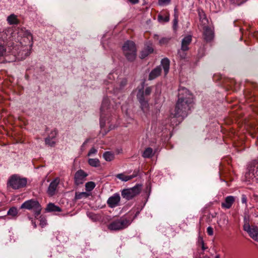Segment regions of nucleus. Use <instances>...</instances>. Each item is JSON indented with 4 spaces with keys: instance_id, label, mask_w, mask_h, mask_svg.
<instances>
[{
    "instance_id": "obj_1",
    "label": "nucleus",
    "mask_w": 258,
    "mask_h": 258,
    "mask_svg": "<svg viewBox=\"0 0 258 258\" xmlns=\"http://www.w3.org/2000/svg\"><path fill=\"white\" fill-rule=\"evenodd\" d=\"M194 104L193 94L186 88L180 87L178 89V100L171 115L173 117L183 118L188 115Z\"/></svg>"
},
{
    "instance_id": "obj_2",
    "label": "nucleus",
    "mask_w": 258,
    "mask_h": 258,
    "mask_svg": "<svg viewBox=\"0 0 258 258\" xmlns=\"http://www.w3.org/2000/svg\"><path fill=\"white\" fill-rule=\"evenodd\" d=\"M17 60H22L29 56L33 45L31 34L24 28H17Z\"/></svg>"
},
{
    "instance_id": "obj_3",
    "label": "nucleus",
    "mask_w": 258,
    "mask_h": 258,
    "mask_svg": "<svg viewBox=\"0 0 258 258\" xmlns=\"http://www.w3.org/2000/svg\"><path fill=\"white\" fill-rule=\"evenodd\" d=\"M123 54L130 61H134L137 56V48L135 43L132 41H126L122 47Z\"/></svg>"
},
{
    "instance_id": "obj_4",
    "label": "nucleus",
    "mask_w": 258,
    "mask_h": 258,
    "mask_svg": "<svg viewBox=\"0 0 258 258\" xmlns=\"http://www.w3.org/2000/svg\"><path fill=\"white\" fill-rule=\"evenodd\" d=\"M161 67L163 69L164 75L166 76L168 73L170 67V61L168 58L162 59L161 61V66L157 67L151 72L149 76L150 80H154L161 75Z\"/></svg>"
},
{
    "instance_id": "obj_5",
    "label": "nucleus",
    "mask_w": 258,
    "mask_h": 258,
    "mask_svg": "<svg viewBox=\"0 0 258 258\" xmlns=\"http://www.w3.org/2000/svg\"><path fill=\"white\" fill-rule=\"evenodd\" d=\"M131 219L126 216L113 221L108 225V229L112 230H119L128 227L131 223Z\"/></svg>"
},
{
    "instance_id": "obj_6",
    "label": "nucleus",
    "mask_w": 258,
    "mask_h": 258,
    "mask_svg": "<svg viewBox=\"0 0 258 258\" xmlns=\"http://www.w3.org/2000/svg\"><path fill=\"white\" fill-rule=\"evenodd\" d=\"M21 209L33 210L35 217L40 215L42 209L39 202L33 199L25 202L21 205Z\"/></svg>"
},
{
    "instance_id": "obj_7",
    "label": "nucleus",
    "mask_w": 258,
    "mask_h": 258,
    "mask_svg": "<svg viewBox=\"0 0 258 258\" xmlns=\"http://www.w3.org/2000/svg\"><path fill=\"white\" fill-rule=\"evenodd\" d=\"M142 189V185L140 184L136 185L131 188L124 189L121 191V196L123 198L127 200H130L139 195Z\"/></svg>"
},
{
    "instance_id": "obj_8",
    "label": "nucleus",
    "mask_w": 258,
    "mask_h": 258,
    "mask_svg": "<svg viewBox=\"0 0 258 258\" xmlns=\"http://www.w3.org/2000/svg\"><path fill=\"white\" fill-rule=\"evenodd\" d=\"M247 170L245 175L247 180L249 181L254 177H258V160H254L250 162L248 166Z\"/></svg>"
},
{
    "instance_id": "obj_9",
    "label": "nucleus",
    "mask_w": 258,
    "mask_h": 258,
    "mask_svg": "<svg viewBox=\"0 0 258 258\" xmlns=\"http://www.w3.org/2000/svg\"><path fill=\"white\" fill-rule=\"evenodd\" d=\"M243 230L246 231L249 236L254 240L258 242V227L251 225L246 221L243 225Z\"/></svg>"
},
{
    "instance_id": "obj_10",
    "label": "nucleus",
    "mask_w": 258,
    "mask_h": 258,
    "mask_svg": "<svg viewBox=\"0 0 258 258\" xmlns=\"http://www.w3.org/2000/svg\"><path fill=\"white\" fill-rule=\"evenodd\" d=\"M60 182V178L56 177L49 184L47 194L49 197H52L56 194L57 187Z\"/></svg>"
},
{
    "instance_id": "obj_11",
    "label": "nucleus",
    "mask_w": 258,
    "mask_h": 258,
    "mask_svg": "<svg viewBox=\"0 0 258 258\" xmlns=\"http://www.w3.org/2000/svg\"><path fill=\"white\" fill-rule=\"evenodd\" d=\"M203 37L207 42H211L214 37L213 30L209 27H205L203 29Z\"/></svg>"
},
{
    "instance_id": "obj_12",
    "label": "nucleus",
    "mask_w": 258,
    "mask_h": 258,
    "mask_svg": "<svg viewBox=\"0 0 258 258\" xmlns=\"http://www.w3.org/2000/svg\"><path fill=\"white\" fill-rule=\"evenodd\" d=\"M87 174L83 170H79L76 172L75 175V183L77 185H80L83 183L87 177Z\"/></svg>"
},
{
    "instance_id": "obj_13",
    "label": "nucleus",
    "mask_w": 258,
    "mask_h": 258,
    "mask_svg": "<svg viewBox=\"0 0 258 258\" xmlns=\"http://www.w3.org/2000/svg\"><path fill=\"white\" fill-rule=\"evenodd\" d=\"M120 201L119 194L116 193L109 197L107 201V205L110 208H114L117 206Z\"/></svg>"
},
{
    "instance_id": "obj_14",
    "label": "nucleus",
    "mask_w": 258,
    "mask_h": 258,
    "mask_svg": "<svg viewBox=\"0 0 258 258\" xmlns=\"http://www.w3.org/2000/svg\"><path fill=\"white\" fill-rule=\"evenodd\" d=\"M235 201V198L232 196H229L226 197L224 201L221 203V207L224 209H229Z\"/></svg>"
},
{
    "instance_id": "obj_15",
    "label": "nucleus",
    "mask_w": 258,
    "mask_h": 258,
    "mask_svg": "<svg viewBox=\"0 0 258 258\" xmlns=\"http://www.w3.org/2000/svg\"><path fill=\"white\" fill-rule=\"evenodd\" d=\"M192 41V37L191 35H187L185 36L181 41V48L182 50H188L189 49V45Z\"/></svg>"
},
{
    "instance_id": "obj_16",
    "label": "nucleus",
    "mask_w": 258,
    "mask_h": 258,
    "mask_svg": "<svg viewBox=\"0 0 258 258\" xmlns=\"http://www.w3.org/2000/svg\"><path fill=\"white\" fill-rule=\"evenodd\" d=\"M154 51V49L152 46L148 45L145 47L144 49L141 51L140 54V58L142 59L145 58L148 55L152 53Z\"/></svg>"
},
{
    "instance_id": "obj_17",
    "label": "nucleus",
    "mask_w": 258,
    "mask_h": 258,
    "mask_svg": "<svg viewBox=\"0 0 258 258\" xmlns=\"http://www.w3.org/2000/svg\"><path fill=\"white\" fill-rule=\"evenodd\" d=\"M27 183V178L17 176V189L26 187Z\"/></svg>"
},
{
    "instance_id": "obj_18",
    "label": "nucleus",
    "mask_w": 258,
    "mask_h": 258,
    "mask_svg": "<svg viewBox=\"0 0 258 258\" xmlns=\"http://www.w3.org/2000/svg\"><path fill=\"white\" fill-rule=\"evenodd\" d=\"M169 13L167 12H163L158 16V20L160 22L165 23L169 21Z\"/></svg>"
},
{
    "instance_id": "obj_19",
    "label": "nucleus",
    "mask_w": 258,
    "mask_h": 258,
    "mask_svg": "<svg viewBox=\"0 0 258 258\" xmlns=\"http://www.w3.org/2000/svg\"><path fill=\"white\" fill-rule=\"evenodd\" d=\"M137 176L136 174H133L131 175H126L123 173H120L116 175V177L122 181H127L132 179L133 178Z\"/></svg>"
},
{
    "instance_id": "obj_20",
    "label": "nucleus",
    "mask_w": 258,
    "mask_h": 258,
    "mask_svg": "<svg viewBox=\"0 0 258 258\" xmlns=\"http://www.w3.org/2000/svg\"><path fill=\"white\" fill-rule=\"evenodd\" d=\"M46 210L48 212H61V209L53 203H49L47 205Z\"/></svg>"
},
{
    "instance_id": "obj_21",
    "label": "nucleus",
    "mask_w": 258,
    "mask_h": 258,
    "mask_svg": "<svg viewBox=\"0 0 258 258\" xmlns=\"http://www.w3.org/2000/svg\"><path fill=\"white\" fill-rule=\"evenodd\" d=\"M8 186L13 189L16 188V175H13L8 182Z\"/></svg>"
},
{
    "instance_id": "obj_22",
    "label": "nucleus",
    "mask_w": 258,
    "mask_h": 258,
    "mask_svg": "<svg viewBox=\"0 0 258 258\" xmlns=\"http://www.w3.org/2000/svg\"><path fill=\"white\" fill-rule=\"evenodd\" d=\"M153 149L150 147L146 148L142 154V156L145 158H149L153 156Z\"/></svg>"
},
{
    "instance_id": "obj_23",
    "label": "nucleus",
    "mask_w": 258,
    "mask_h": 258,
    "mask_svg": "<svg viewBox=\"0 0 258 258\" xmlns=\"http://www.w3.org/2000/svg\"><path fill=\"white\" fill-rule=\"evenodd\" d=\"M89 164L94 167H98L100 166V161L97 158H90L88 160Z\"/></svg>"
},
{
    "instance_id": "obj_24",
    "label": "nucleus",
    "mask_w": 258,
    "mask_h": 258,
    "mask_svg": "<svg viewBox=\"0 0 258 258\" xmlns=\"http://www.w3.org/2000/svg\"><path fill=\"white\" fill-rule=\"evenodd\" d=\"M103 157L106 161H111L114 159V155L113 153L107 151L103 154Z\"/></svg>"
},
{
    "instance_id": "obj_25",
    "label": "nucleus",
    "mask_w": 258,
    "mask_h": 258,
    "mask_svg": "<svg viewBox=\"0 0 258 258\" xmlns=\"http://www.w3.org/2000/svg\"><path fill=\"white\" fill-rule=\"evenodd\" d=\"M187 51L188 50H182V48H180L177 52L178 57L181 59H185L186 58Z\"/></svg>"
},
{
    "instance_id": "obj_26",
    "label": "nucleus",
    "mask_w": 258,
    "mask_h": 258,
    "mask_svg": "<svg viewBox=\"0 0 258 258\" xmlns=\"http://www.w3.org/2000/svg\"><path fill=\"white\" fill-rule=\"evenodd\" d=\"M89 194L86 192H76L75 199L76 200H80L83 198H87Z\"/></svg>"
},
{
    "instance_id": "obj_27",
    "label": "nucleus",
    "mask_w": 258,
    "mask_h": 258,
    "mask_svg": "<svg viewBox=\"0 0 258 258\" xmlns=\"http://www.w3.org/2000/svg\"><path fill=\"white\" fill-rule=\"evenodd\" d=\"M95 187V184L92 181L88 182L85 184L86 190L88 191L92 190Z\"/></svg>"
},
{
    "instance_id": "obj_28",
    "label": "nucleus",
    "mask_w": 258,
    "mask_h": 258,
    "mask_svg": "<svg viewBox=\"0 0 258 258\" xmlns=\"http://www.w3.org/2000/svg\"><path fill=\"white\" fill-rule=\"evenodd\" d=\"M141 104V107L142 110L144 112H146L148 110L149 107V104L147 101L144 100L140 102Z\"/></svg>"
},
{
    "instance_id": "obj_29",
    "label": "nucleus",
    "mask_w": 258,
    "mask_h": 258,
    "mask_svg": "<svg viewBox=\"0 0 258 258\" xmlns=\"http://www.w3.org/2000/svg\"><path fill=\"white\" fill-rule=\"evenodd\" d=\"M45 144L50 147L54 146L55 141L53 138H50V137L46 138L45 140Z\"/></svg>"
},
{
    "instance_id": "obj_30",
    "label": "nucleus",
    "mask_w": 258,
    "mask_h": 258,
    "mask_svg": "<svg viewBox=\"0 0 258 258\" xmlns=\"http://www.w3.org/2000/svg\"><path fill=\"white\" fill-rule=\"evenodd\" d=\"M7 21L10 24H16V16L14 14L11 15L8 17Z\"/></svg>"
},
{
    "instance_id": "obj_31",
    "label": "nucleus",
    "mask_w": 258,
    "mask_h": 258,
    "mask_svg": "<svg viewBox=\"0 0 258 258\" xmlns=\"http://www.w3.org/2000/svg\"><path fill=\"white\" fill-rule=\"evenodd\" d=\"M144 92L142 90H140L137 94V98L139 102L145 100L144 98Z\"/></svg>"
},
{
    "instance_id": "obj_32",
    "label": "nucleus",
    "mask_w": 258,
    "mask_h": 258,
    "mask_svg": "<svg viewBox=\"0 0 258 258\" xmlns=\"http://www.w3.org/2000/svg\"><path fill=\"white\" fill-rule=\"evenodd\" d=\"M8 215L12 217H15L16 216V208L15 207L10 208L8 212Z\"/></svg>"
},
{
    "instance_id": "obj_33",
    "label": "nucleus",
    "mask_w": 258,
    "mask_h": 258,
    "mask_svg": "<svg viewBox=\"0 0 258 258\" xmlns=\"http://www.w3.org/2000/svg\"><path fill=\"white\" fill-rule=\"evenodd\" d=\"M170 39L169 38L163 37L160 39L159 41V44L161 45L166 44L169 42Z\"/></svg>"
},
{
    "instance_id": "obj_34",
    "label": "nucleus",
    "mask_w": 258,
    "mask_h": 258,
    "mask_svg": "<svg viewBox=\"0 0 258 258\" xmlns=\"http://www.w3.org/2000/svg\"><path fill=\"white\" fill-rule=\"evenodd\" d=\"M39 221H40V225L42 227H43L44 226H45L46 225L47 223H46V220L45 218L40 216Z\"/></svg>"
},
{
    "instance_id": "obj_35",
    "label": "nucleus",
    "mask_w": 258,
    "mask_h": 258,
    "mask_svg": "<svg viewBox=\"0 0 258 258\" xmlns=\"http://www.w3.org/2000/svg\"><path fill=\"white\" fill-rule=\"evenodd\" d=\"M199 244L201 245L202 248L203 250H205L207 248L205 247L204 242L203 238L201 237H199L198 239Z\"/></svg>"
},
{
    "instance_id": "obj_36",
    "label": "nucleus",
    "mask_w": 258,
    "mask_h": 258,
    "mask_svg": "<svg viewBox=\"0 0 258 258\" xmlns=\"http://www.w3.org/2000/svg\"><path fill=\"white\" fill-rule=\"evenodd\" d=\"M97 150L94 148V147H92L90 150L89 151L88 153V156H91L92 154H95L97 153Z\"/></svg>"
},
{
    "instance_id": "obj_37",
    "label": "nucleus",
    "mask_w": 258,
    "mask_h": 258,
    "mask_svg": "<svg viewBox=\"0 0 258 258\" xmlns=\"http://www.w3.org/2000/svg\"><path fill=\"white\" fill-rule=\"evenodd\" d=\"M171 0H159L158 3L159 5H164L168 4Z\"/></svg>"
},
{
    "instance_id": "obj_38",
    "label": "nucleus",
    "mask_w": 258,
    "mask_h": 258,
    "mask_svg": "<svg viewBox=\"0 0 258 258\" xmlns=\"http://www.w3.org/2000/svg\"><path fill=\"white\" fill-rule=\"evenodd\" d=\"M127 84V80L125 79H122L120 82V89H122Z\"/></svg>"
},
{
    "instance_id": "obj_39",
    "label": "nucleus",
    "mask_w": 258,
    "mask_h": 258,
    "mask_svg": "<svg viewBox=\"0 0 258 258\" xmlns=\"http://www.w3.org/2000/svg\"><path fill=\"white\" fill-rule=\"evenodd\" d=\"M178 23V15L177 14H174V19L173 20V27H175Z\"/></svg>"
},
{
    "instance_id": "obj_40",
    "label": "nucleus",
    "mask_w": 258,
    "mask_h": 258,
    "mask_svg": "<svg viewBox=\"0 0 258 258\" xmlns=\"http://www.w3.org/2000/svg\"><path fill=\"white\" fill-rule=\"evenodd\" d=\"M152 91V88L150 87L146 88L144 92V94L146 95H149Z\"/></svg>"
},
{
    "instance_id": "obj_41",
    "label": "nucleus",
    "mask_w": 258,
    "mask_h": 258,
    "mask_svg": "<svg viewBox=\"0 0 258 258\" xmlns=\"http://www.w3.org/2000/svg\"><path fill=\"white\" fill-rule=\"evenodd\" d=\"M207 233L209 235H213L214 234L213 229L212 227L209 226L207 228Z\"/></svg>"
},
{
    "instance_id": "obj_42",
    "label": "nucleus",
    "mask_w": 258,
    "mask_h": 258,
    "mask_svg": "<svg viewBox=\"0 0 258 258\" xmlns=\"http://www.w3.org/2000/svg\"><path fill=\"white\" fill-rule=\"evenodd\" d=\"M6 52V49L3 46L0 45V57L2 56Z\"/></svg>"
},
{
    "instance_id": "obj_43",
    "label": "nucleus",
    "mask_w": 258,
    "mask_h": 258,
    "mask_svg": "<svg viewBox=\"0 0 258 258\" xmlns=\"http://www.w3.org/2000/svg\"><path fill=\"white\" fill-rule=\"evenodd\" d=\"M132 4H136L139 2V0H128Z\"/></svg>"
},
{
    "instance_id": "obj_44",
    "label": "nucleus",
    "mask_w": 258,
    "mask_h": 258,
    "mask_svg": "<svg viewBox=\"0 0 258 258\" xmlns=\"http://www.w3.org/2000/svg\"><path fill=\"white\" fill-rule=\"evenodd\" d=\"M89 141V139H87L85 142L83 144L82 146V148H83L85 144H86Z\"/></svg>"
},
{
    "instance_id": "obj_45",
    "label": "nucleus",
    "mask_w": 258,
    "mask_h": 258,
    "mask_svg": "<svg viewBox=\"0 0 258 258\" xmlns=\"http://www.w3.org/2000/svg\"><path fill=\"white\" fill-rule=\"evenodd\" d=\"M242 202L243 203H245V202H246V198H245V197H242Z\"/></svg>"
},
{
    "instance_id": "obj_46",
    "label": "nucleus",
    "mask_w": 258,
    "mask_h": 258,
    "mask_svg": "<svg viewBox=\"0 0 258 258\" xmlns=\"http://www.w3.org/2000/svg\"><path fill=\"white\" fill-rule=\"evenodd\" d=\"M32 224L34 226V228H36V223L35 222H33V221H32Z\"/></svg>"
},
{
    "instance_id": "obj_47",
    "label": "nucleus",
    "mask_w": 258,
    "mask_h": 258,
    "mask_svg": "<svg viewBox=\"0 0 258 258\" xmlns=\"http://www.w3.org/2000/svg\"><path fill=\"white\" fill-rule=\"evenodd\" d=\"M245 1H246V0H244V1H242V2H240L239 3H237V5H240L243 4V3H244Z\"/></svg>"
},
{
    "instance_id": "obj_48",
    "label": "nucleus",
    "mask_w": 258,
    "mask_h": 258,
    "mask_svg": "<svg viewBox=\"0 0 258 258\" xmlns=\"http://www.w3.org/2000/svg\"><path fill=\"white\" fill-rule=\"evenodd\" d=\"M158 37H159V36H158V35H155L154 36V38H155V39H158Z\"/></svg>"
},
{
    "instance_id": "obj_49",
    "label": "nucleus",
    "mask_w": 258,
    "mask_h": 258,
    "mask_svg": "<svg viewBox=\"0 0 258 258\" xmlns=\"http://www.w3.org/2000/svg\"><path fill=\"white\" fill-rule=\"evenodd\" d=\"M103 106H102L101 107V110H102Z\"/></svg>"
},
{
    "instance_id": "obj_50",
    "label": "nucleus",
    "mask_w": 258,
    "mask_h": 258,
    "mask_svg": "<svg viewBox=\"0 0 258 258\" xmlns=\"http://www.w3.org/2000/svg\"><path fill=\"white\" fill-rule=\"evenodd\" d=\"M204 19L205 21H207V19H206V18H205Z\"/></svg>"
},
{
    "instance_id": "obj_51",
    "label": "nucleus",
    "mask_w": 258,
    "mask_h": 258,
    "mask_svg": "<svg viewBox=\"0 0 258 258\" xmlns=\"http://www.w3.org/2000/svg\"><path fill=\"white\" fill-rule=\"evenodd\" d=\"M216 258H219L218 257H216Z\"/></svg>"
}]
</instances>
